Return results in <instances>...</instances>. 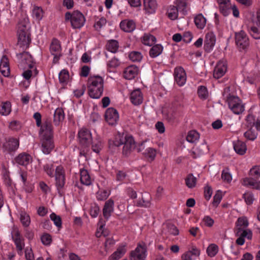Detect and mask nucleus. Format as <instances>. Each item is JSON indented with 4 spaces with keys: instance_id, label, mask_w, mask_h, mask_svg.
Wrapping results in <instances>:
<instances>
[{
    "instance_id": "nucleus-1",
    "label": "nucleus",
    "mask_w": 260,
    "mask_h": 260,
    "mask_svg": "<svg viewBox=\"0 0 260 260\" xmlns=\"http://www.w3.org/2000/svg\"><path fill=\"white\" fill-rule=\"evenodd\" d=\"M103 78L99 76L90 77L88 79V94L93 99L100 98L103 92Z\"/></svg>"
},
{
    "instance_id": "nucleus-2",
    "label": "nucleus",
    "mask_w": 260,
    "mask_h": 260,
    "mask_svg": "<svg viewBox=\"0 0 260 260\" xmlns=\"http://www.w3.org/2000/svg\"><path fill=\"white\" fill-rule=\"evenodd\" d=\"M18 44L21 47L27 48L31 42L30 33L25 23L22 22L18 23L17 31Z\"/></svg>"
},
{
    "instance_id": "nucleus-3",
    "label": "nucleus",
    "mask_w": 260,
    "mask_h": 260,
    "mask_svg": "<svg viewBox=\"0 0 260 260\" xmlns=\"http://www.w3.org/2000/svg\"><path fill=\"white\" fill-rule=\"evenodd\" d=\"M66 21L70 20L71 25L74 28H80L85 23V18L83 15L78 11H74L73 13L67 12L65 14Z\"/></svg>"
},
{
    "instance_id": "nucleus-4",
    "label": "nucleus",
    "mask_w": 260,
    "mask_h": 260,
    "mask_svg": "<svg viewBox=\"0 0 260 260\" xmlns=\"http://www.w3.org/2000/svg\"><path fill=\"white\" fill-rule=\"evenodd\" d=\"M235 43L240 51H246L249 46V40L247 34L243 30H241L235 34Z\"/></svg>"
},
{
    "instance_id": "nucleus-5",
    "label": "nucleus",
    "mask_w": 260,
    "mask_h": 260,
    "mask_svg": "<svg viewBox=\"0 0 260 260\" xmlns=\"http://www.w3.org/2000/svg\"><path fill=\"white\" fill-rule=\"evenodd\" d=\"M229 107L236 114H240L244 110V107L240 99L235 96H230L227 99Z\"/></svg>"
},
{
    "instance_id": "nucleus-6",
    "label": "nucleus",
    "mask_w": 260,
    "mask_h": 260,
    "mask_svg": "<svg viewBox=\"0 0 260 260\" xmlns=\"http://www.w3.org/2000/svg\"><path fill=\"white\" fill-rule=\"evenodd\" d=\"M19 59V67L24 70L27 68L31 69L34 67L32 56L27 52H23L17 55Z\"/></svg>"
},
{
    "instance_id": "nucleus-7",
    "label": "nucleus",
    "mask_w": 260,
    "mask_h": 260,
    "mask_svg": "<svg viewBox=\"0 0 260 260\" xmlns=\"http://www.w3.org/2000/svg\"><path fill=\"white\" fill-rule=\"evenodd\" d=\"M235 233L236 236L238 237L236 243L239 245H243L244 244L245 238L248 240H251L252 237V232L249 229H235Z\"/></svg>"
},
{
    "instance_id": "nucleus-8",
    "label": "nucleus",
    "mask_w": 260,
    "mask_h": 260,
    "mask_svg": "<svg viewBox=\"0 0 260 260\" xmlns=\"http://www.w3.org/2000/svg\"><path fill=\"white\" fill-rule=\"evenodd\" d=\"M56 186L59 192L65 184V172L63 168L59 166L55 169Z\"/></svg>"
},
{
    "instance_id": "nucleus-9",
    "label": "nucleus",
    "mask_w": 260,
    "mask_h": 260,
    "mask_svg": "<svg viewBox=\"0 0 260 260\" xmlns=\"http://www.w3.org/2000/svg\"><path fill=\"white\" fill-rule=\"evenodd\" d=\"M78 138L80 144L85 147H88L92 141L90 132L85 128H82L79 132Z\"/></svg>"
},
{
    "instance_id": "nucleus-10",
    "label": "nucleus",
    "mask_w": 260,
    "mask_h": 260,
    "mask_svg": "<svg viewBox=\"0 0 260 260\" xmlns=\"http://www.w3.org/2000/svg\"><path fill=\"white\" fill-rule=\"evenodd\" d=\"M122 154L125 156H128L136 148V144L132 136H125L123 144Z\"/></svg>"
},
{
    "instance_id": "nucleus-11",
    "label": "nucleus",
    "mask_w": 260,
    "mask_h": 260,
    "mask_svg": "<svg viewBox=\"0 0 260 260\" xmlns=\"http://www.w3.org/2000/svg\"><path fill=\"white\" fill-rule=\"evenodd\" d=\"M146 249L145 246L139 244L135 250L131 251L130 260H144Z\"/></svg>"
},
{
    "instance_id": "nucleus-12",
    "label": "nucleus",
    "mask_w": 260,
    "mask_h": 260,
    "mask_svg": "<svg viewBox=\"0 0 260 260\" xmlns=\"http://www.w3.org/2000/svg\"><path fill=\"white\" fill-rule=\"evenodd\" d=\"M174 79L176 83L180 86H183L186 81V75L183 68L177 67L174 70Z\"/></svg>"
},
{
    "instance_id": "nucleus-13",
    "label": "nucleus",
    "mask_w": 260,
    "mask_h": 260,
    "mask_svg": "<svg viewBox=\"0 0 260 260\" xmlns=\"http://www.w3.org/2000/svg\"><path fill=\"white\" fill-rule=\"evenodd\" d=\"M105 117L106 121L112 125L115 124L119 119L117 110L113 108H109L106 110Z\"/></svg>"
},
{
    "instance_id": "nucleus-14",
    "label": "nucleus",
    "mask_w": 260,
    "mask_h": 260,
    "mask_svg": "<svg viewBox=\"0 0 260 260\" xmlns=\"http://www.w3.org/2000/svg\"><path fill=\"white\" fill-rule=\"evenodd\" d=\"M19 140L14 138H8L3 145L5 151L8 153L15 151L19 147Z\"/></svg>"
},
{
    "instance_id": "nucleus-15",
    "label": "nucleus",
    "mask_w": 260,
    "mask_h": 260,
    "mask_svg": "<svg viewBox=\"0 0 260 260\" xmlns=\"http://www.w3.org/2000/svg\"><path fill=\"white\" fill-rule=\"evenodd\" d=\"M227 71L226 61L220 60L216 64L213 72V77L216 79H219L222 77Z\"/></svg>"
},
{
    "instance_id": "nucleus-16",
    "label": "nucleus",
    "mask_w": 260,
    "mask_h": 260,
    "mask_svg": "<svg viewBox=\"0 0 260 260\" xmlns=\"http://www.w3.org/2000/svg\"><path fill=\"white\" fill-rule=\"evenodd\" d=\"M15 161L19 165L26 166L32 162V158L28 153L22 152L15 158Z\"/></svg>"
},
{
    "instance_id": "nucleus-17",
    "label": "nucleus",
    "mask_w": 260,
    "mask_h": 260,
    "mask_svg": "<svg viewBox=\"0 0 260 260\" xmlns=\"http://www.w3.org/2000/svg\"><path fill=\"white\" fill-rule=\"evenodd\" d=\"M216 42V37L212 32L206 34L204 43V49L207 52H209L213 47Z\"/></svg>"
},
{
    "instance_id": "nucleus-18",
    "label": "nucleus",
    "mask_w": 260,
    "mask_h": 260,
    "mask_svg": "<svg viewBox=\"0 0 260 260\" xmlns=\"http://www.w3.org/2000/svg\"><path fill=\"white\" fill-rule=\"evenodd\" d=\"M53 137H43L42 141V151L45 154H49L54 148Z\"/></svg>"
},
{
    "instance_id": "nucleus-19",
    "label": "nucleus",
    "mask_w": 260,
    "mask_h": 260,
    "mask_svg": "<svg viewBox=\"0 0 260 260\" xmlns=\"http://www.w3.org/2000/svg\"><path fill=\"white\" fill-rule=\"evenodd\" d=\"M12 239L15 242L18 253L20 254L22 249L24 248L25 245L24 239L21 238L20 234L18 231H16L14 232V234L12 235Z\"/></svg>"
},
{
    "instance_id": "nucleus-20",
    "label": "nucleus",
    "mask_w": 260,
    "mask_h": 260,
    "mask_svg": "<svg viewBox=\"0 0 260 260\" xmlns=\"http://www.w3.org/2000/svg\"><path fill=\"white\" fill-rule=\"evenodd\" d=\"M139 69L135 66H131L126 68L123 72L124 77L127 80H132L138 75Z\"/></svg>"
},
{
    "instance_id": "nucleus-21",
    "label": "nucleus",
    "mask_w": 260,
    "mask_h": 260,
    "mask_svg": "<svg viewBox=\"0 0 260 260\" xmlns=\"http://www.w3.org/2000/svg\"><path fill=\"white\" fill-rule=\"evenodd\" d=\"M40 127L41 132L44 133L43 137H53L52 125L50 120H46Z\"/></svg>"
},
{
    "instance_id": "nucleus-22",
    "label": "nucleus",
    "mask_w": 260,
    "mask_h": 260,
    "mask_svg": "<svg viewBox=\"0 0 260 260\" xmlns=\"http://www.w3.org/2000/svg\"><path fill=\"white\" fill-rule=\"evenodd\" d=\"M0 72L5 76L10 75V68L8 58L6 55H3L0 62Z\"/></svg>"
},
{
    "instance_id": "nucleus-23",
    "label": "nucleus",
    "mask_w": 260,
    "mask_h": 260,
    "mask_svg": "<svg viewBox=\"0 0 260 260\" xmlns=\"http://www.w3.org/2000/svg\"><path fill=\"white\" fill-rule=\"evenodd\" d=\"M114 201L112 199H109L105 202L103 209V214L104 217L108 219L111 216V213L114 211Z\"/></svg>"
},
{
    "instance_id": "nucleus-24",
    "label": "nucleus",
    "mask_w": 260,
    "mask_h": 260,
    "mask_svg": "<svg viewBox=\"0 0 260 260\" xmlns=\"http://www.w3.org/2000/svg\"><path fill=\"white\" fill-rule=\"evenodd\" d=\"M120 28L127 32H132L136 28V24L133 20H124L120 23Z\"/></svg>"
},
{
    "instance_id": "nucleus-25",
    "label": "nucleus",
    "mask_w": 260,
    "mask_h": 260,
    "mask_svg": "<svg viewBox=\"0 0 260 260\" xmlns=\"http://www.w3.org/2000/svg\"><path fill=\"white\" fill-rule=\"evenodd\" d=\"M234 149L238 154L243 155L247 150L246 145L245 143L240 140H237L233 143Z\"/></svg>"
},
{
    "instance_id": "nucleus-26",
    "label": "nucleus",
    "mask_w": 260,
    "mask_h": 260,
    "mask_svg": "<svg viewBox=\"0 0 260 260\" xmlns=\"http://www.w3.org/2000/svg\"><path fill=\"white\" fill-rule=\"evenodd\" d=\"M131 101L135 105H140L142 103L143 97L139 89L135 90L131 93Z\"/></svg>"
},
{
    "instance_id": "nucleus-27",
    "label": "nucleus",
    "mask_w": 260,
    "mask_h": 260,
    "mask_svg": "<svg viewBox=\"0 0 260 260\" xmlns=\"http://www.w3.org/2000/svg\"><path fill=\"white\" fill-rule=\"evenodd\" d=\"M253 177L246 178L243 179V184L245 186H250L253 188L260 190V181Z\"/></svg>"
},
{
    "instance_id": "nucleus-28",
    "label": "nucleus",
    "mask_w": 260,
    "mask_h": 260,
    "mask_svg": "<svg viewBox=\"0 0 260 260\" xmlns=\"http://www.w3.org/2000/svg\"><path fill=\"white\" fill-rule=\"evenodd\" d=\"M253 177L246 178L243 179V184L245 186H250L253 188L260 190V181Z\"/></svg>"
},
{
    "instance_id": "nucleus-29",
    "label": "nucleus",
    "mask_w": 260,
    "mask_h": 260,
    "mask_svg": "<svg viewBox=\"0 0 260 260\" xmlns=\"http://www.w3.org/2000/svg\"><path fill=\"white\" fill-rule=\"evenodd\" d=\"M151 197L149 193L145 192L142 195V198L137 203L138 206L149 207L150 206Z\"/></svg>"
},
{
    "instance_id": "nucleus-30",
    "label": "nucleus",
    "mask_w": 260,
    "mask_h": 260,
    "mask_svg": "<svg viewBox=\"0 0 260 260\" xmlns=\"http://www.w3.org/2000/svg\"><path fill=\"white\" fill-rule=\"evenodd\" d=\"M64 118L63 110L62 108H57L54 114L53 122L55 125H58L61 121Z\"/></svg>"
},
{
    "instance_id": "nucleus-31",
    "label": "nucleus",
    "mask_w": 260,
    "mask_h": 260,
    "mask_svg": "<svg viewBox=\"0 0 260 260\" xmlns=\"http://www.w3.org/2000/svg\"><path fill=\"white\" fill-rule=\"evenodd\" d=\"M80 181L81 183L86 185H89L91 183L89 174L85 169L80 170Z\"/></svg>"
},
{
    "instance_id": "nucleus-32",
    "label": "nucleus",
    "mask_w": 260,
    "mask_h": 260,
    "mask_svg": "<svg viewBox=\"0 0 260 260\" xmlns=\"http://www.w3.org/2000/svg\"><path fill=\"white\" fill-rule=\"evenodd\" d=\"M145 9L149 13L154 12L157 4L156 0H143Z\"/></svg>"
},
{
    "instance_id": "nucleus-33",
    "label": "nucleus",
    "mask_w": 260,
    "mask_h": 260,
    "mask_svg": "<svg viewBox=\"0 0 260 260\" xmlns=\"http://www.w3.org/2000/svg\"><path fill=\"white\" fill-rule=\"evenodd\" d=\"M125 140V137H123L120 135H118L115 136L113 140H109V147L112 148L114 146L119 147L122 145Z\"/></svg>"
},
{
    "instance_id": "nucleus-34",
    "label": "nucleus",
    "mask_w": 260,
    "mask_h": 260,
    "mask_svg": "<svg viewBox=\"0 0 260 260\" xmlns=\"http://www.w3.org/2000/svg\"><path fill=\"white\" fill-rule=\"evenodd\" d=\"M196 26L199 29H203L206 23V19L202 14L197 15L194 19Z\"/></svg>"
},
{
    "instance_id": "nucleus-35",
    "label": "nucleus",
    "mask_w": 260,
    "mask_h": 260,
    "mask_svg": "<svg viewBox=\"0 0 260 260\" xmlns=\"http://www.w3.org/2000/svg\"><path fill=\"white\" fill-rule=\"evenodd\" d=\"M50 50L52 54L60 53L61 46L58 40L56 39H53L50 47Z\"/></svg>"
},
{
    "instance_id": "nucleus-36",
    "label": "nucleus",
    "mask_w": 260,
    "mask_h": 260,
    "mask_svg": "<svg viewBox=\"0 0 260 260\" xmlns=\"http://www.w3.org/2000/svg\"><path fill=\"white\" fill-rule=\"evenodd\" d=\"M163 50L162 46L160 44L154 45L149 51V55L151 57H156L160 55Z\"/></svg>"
},
{
    "instance_id": "nucleus-37",
    "label": "nucleus",
    "mask_w": 260,
    "mask_h": 260,
    "mask_svg": "<svg viewBox=\"0 0 260 260\" xmlns=\"http://www.w3.org/2000/svg\"><path fill=\"white\" fill-rule=\"evenodd\" d=\"M249 222L246 217L243 216L238 218L236 222V228L235 229H247L248 226Z\"/></svg>"
},
{
    "instance_id": "nucleus-38",
    "label": "nucleus",
    "mask_w": 260,
    "mask_h": 260,
    "mask_svg": "<svg viewBox=\"0 0 260 260\" xmlns=\"http://www.w3.org/2000/svg\"><path fill=\"white\" fill-rule=\"evenodd\" d=\"M155 37L149 34H144L143 37L142 43L145 45L151 46L155 43Z\"/></svg>"
},
{
    "instance_id": "nucleus-39",
    "label": "nucleus",
    "mask_w": 260,
    "mask_h": 260,
    "mask_svg": "<svg viewBox=\"0 0 260 260\" xmlns=\"http://www.w3.org/2000/svg\"><path fill=\"white\" fill-rule=\"evenodd\" d=\"M118 47L119 43L117 41L115 40L109 41L106 45L107 49L112 53H116Z\"/></svg>"
},
{
    "instance_id": "nucleus-40",
    "label": "nucleus",
    "mask_w": 260,
    "mask_h": 260,
    "mask_svg": "<svg viewBox=\"0 0 260 260\" xmlns=\"http://www.w3.org/2000/svg\"><path fill=\"white\" fill-rule=\"evenodd\" d=\"M11 111V105L10 102H6L2 103L0 108V113L2 115H8Z\"/></svg>"
},
{
    "instance_id": "nucleus-41",
    "label": "nucleus",
    "mask_w": 260,
    "mask_h": 260,
    "mask_svg": "<svg viewBox=\"0 0 260 260\" xmlns=\"http://www.w3.org/2000/svg\"><path fill=\"white\" fill-rule=\"evenodd\" d=\"M208 147L207 145V144L205 141H204L201 145L196 146V148L194 151H192V153L194 154H196L197 156H199L202 153H203L205 151L208 150Z\"/></svg>"
},
{
    "instance_id": "nucleus-42",
    "label": "nucleus",
    "mask_w": 260,
    "mask_h": 260,
    "mask_svg": "<svg viewBox=\"0 0 260 260\" xmlns=\"http://www.w3.org/2000/svg\"><path fill=\"white\" fill-rule=\"evenodd\" d=\"M197 178L192 174L187 175L185 179V184L189 188H193L196 186Z\"/></svg>"
},
{
    "instance_id": "nucleus-43",
    "label": "nucleus",
    "mask_w": 260,
    "mask_h": 260,
    "mask_svg": "<svg viewBox=\"0 0 260 260\" xmlns=\"http://www.w3.org/2000/svg\"><path fill=\"white\" fill-rule=\"evenodd\" d=\"M20 220L22 225L25 227H28L30 223V218L28 214L24 212L20 213Z\"/></svg>"
},
{
    "instance_id": "nucleus-44",
    "label": "nucleus",
    "mask_w": 260,
    "mask_h": 260,
    "mask_svg": "<svg viewBox=\"0 0 260 260\" xmlns=\"http://www.w3.org/2000/svg\"><path fill=\"white\" fill-rule=\"evenodd\" d=\"M199 134L195 131H191L186 136V140L190 143H194L199 138Z\"/></svg>"
},
{
    "instance_id": "nucleus-45",
    "label": "nucleus",
    "mask_w": 260,
    "mask_h": 260,
    "mask_svg": "<svg viewBox=\"0 0 260 260\" xmlns=\"http://www.w3.org/2000/svg\"><path fill=\"white\" fill-rule=\"evenodd\" d=\"M181 114V111H177L174 108H171L167 115V118L169 120H174L175 119L180 116Z\"/></svg>"
},
{
    "instance_id": "nucleus-46",
    "label": "nucleus",
    "mask_w": 260,
    "mask_h": 260,
    "mask_svg": "<svg viewBox=\"0 0 260 260\" xmlns=\"http://www.w3.org/2000/svg\"><path fill=\"white\" fill-rule=\"evenodd\" d=\"M143 154L146 157L149 158L150 160L152 161L154 160L155 157L156 150L152 148L148 147L145 149V151L143 152Z\"/></svg>"
},
{
    "instance_id": "nucleus-47",
    "label": "nucleus",
    "mask_w": 260,
    "mask_h": 260,
    "mask_svg": "<svg viewBox=\"0 0 260 260\" xmlns=\"http://www.w3.org/2000/svg\"><path fill=\"white\" fill-rule=\"evenodd\" d=\"M231 7L230 3L219 5L220 12L224 16H227L230 14Z\"/></svg>"
},
{
    "instance_id": "nucleus-48",
    "label": "nucleus",
    "mask_w": 260,
    "mask_h": 260,
    "mask_svg": "<svg viewBox=\"0 0 260 260\" xmlns=\"http://www.w3.org/2000/svg\"><path fill=\"white\" fill-rule=\"evenodd\" d=\"M244 137L249 140H254L257 136V133L252 128H249L244 134Z\"/></svg>"
},
{
    "instance_id": "nucleus-49",
    "label": "nucleus",
    "mask_w": 260,
    "mask_h": 260,
    "mask_svg": "<svg viewBox=\"0 0 260 260\" xmlns=\"http://www.w3.org/2000/svg\"><path fill=\"white\" fill-rule=\"evenodd\" d=\"M166 231L171 235L176 236L179 234V230L172 223H167L166 225Z\"/></svg>"
},
{
    "instance_id": "nucleus-50",
    "label": "nucleus",
    "mask_w": 260,
    "mask_h": 260,
    "mask_svg": "<svg viewBox=\"0 0 260 260\" xmlns=\"http://www.w3.org/2000/svg\"><path fill=\"white\" fill-rule=\"evenodd\" d=\"M218 251V246L214 244H210L207 249V253L210 257L214 256Z\"/></svg>"
},
{
    "instance_id": "nucleus-51",
    "label": "nucleus",
    "mask_w": 260,
    "mask_h": 260,
    "mask_svg": "<svg viewBox=\"0 0 260 260\" xmlns=\"http://www.w3.org/2000/svg\"><path fill=\"white\" fill-rule=\"evenodd\" d=\"M249 32L254 39H260V28L256 26H251L249 29Z\"/></svg>"
},
{
    "instance_id": "nucleus-52",
    "label": "nucleus",
    "mask_w": 260,
    "mask_h": 260,
    "mask_svg": "<svg viewBox=\"0 0 260 260\" xmlns=\"http://www.w3.org/2000/svg\"><path fill=\"white\" fill-rule=\"evenodd\" d=\"M129 58L133 61H140L142 58L141 53L138 51H133L129 54Z\"/></svg>"
},
{
    "instance_id": "nucleus-53",
    "label": "nucleus",
    "mask_w": 260,
    "mask_h": 260,
    "mask_svg": "<svg viewBox=\"0 0 260 260\" xmlns=\"http://www.w3.org/2000/svg\"><path fill=\"white\" fill-rule=\"evenodd\" d=\"M69 79V74L67 70H62L59 74V80L60 83H66Z\"/></svg>"
},
{
    "instance_id": "nucleus-54",
    "label": "nucleus",
    "mask_w": 260,
    "mask_h": 260,
    "mask_svg": "<svg viewBox=\"0 0 260 260\" xmlns=\"http://www.w3.org/2000/svg\"><path fill=\"white\" fill-rule=\"evenodd\" d=\"M43 169L48 176L51 177L54 176V168L52 164H45L43 167Z\"/></svg>"
},
{
    "instance_id": "nucleus-55",
    "label": "nucleus",
    "mask_w": 260,
    "mask_h": 260,
    "mask_svg": "<svg viewBox=\"0 0 260 260\" xmlns=\"http://www.w3.org/2000/svg\"><path fill=\"white\" fill-rule=\"evenodd\" d=\"M250 177L258 179L260 177V166H255L249 172Z\"/></svg>"
},
{
    "instance_id": "nucleus-56",
    "label": "nucleus",
    "mask_w": 260,
    "mask_h": 260,
    "mask_svg": "<svg viewBox=\"0 0 260 260\" xmlns=\"http://www.w3.org/2000/svg\"><path fill=\"white\" fill-rule=\"evenodd\" d=\"M110 192L106 190H99L96 193V198L98 200L103 201L108 198Z\"/></svg>"
},
{
    "instance_id": "nucleus-57",
    "label": "nucleus",
    "mask_w": 260,
    "mask_h": 260,
    "mask_svg": "<svg viewBox=\"0 0 260 260\" xmlns=\"http://www.w3.org/2000/svg\"><path fill=\"white\" fill-rule=\"evenodd\" d=\"M50 217L51 219L53 221L54 224L58 228H60L61 227L62 222L59 216H57L54 213H52L51 214Z\"/></svg>"
},
{
    "instance_id": "nucleus-58",
    "label": "nucleus",
    "mask_w": 260,
    "mask_h": 260,
    "mask_svg": "<svg viewBox=\"0 0 260 260\" xmlns=\"http://www.w3.org/2000/svg\"><path fill=\"white\" fill-rule=\"evenodd\" d=\"M178 10L177 8H176L175 6H173L170 8V9L168 11V17L171 20H175L178 17Z\"/></svg>"
},
{
    "instance_id": "nucleus-59",
    "label": "nucleus",
    "mask_w": 260,
    "mask_h": 260,
    "mask_svg": "<svg viewBox=\"0 0 260 260\" xmlns=\"http://www.w3.org/2000/svg\"><path fill=\"white\" fill-rule=\"evenodd\" d=\"M222 199V192L218 190L213 197V206L217 207Z\"/></svg>"
},
{
    "instance_id": "nucleus-60",
    "label": "nucleus",
    "mask_w": 260,
    "mask_h": 260,
    "mask_svg": "<svg viewBox=\"0 0 260 260\" xmlns=\"http://www.w3.org/2000/svg\"><path fill=\"white\" fill-rule=\"evenodd\" d=\"M198 93L199 97L202 99H206L208 95L207 88L203 86H200L198 90Z\"/></svg>"
},
{
    "instance_id": "nucleus-61",
    "label": "nucleus",
    "mask_w": 260,
    "mask_h": 260,
    "mask_svg": "<svg viewBox=\"0 0 260 260\" xmlns=\"http://www.w3.org/2000/svg\"><path fill=\"white\" fill-rule=\"evenodd\" d=\"M32 14L37 19L40 20L43 16V10L39 7H35L32 11Z\"/></svg>"
},
{
    "instance_id": "nucleus-62",
    "label": "nucleus",
    "mask_w": 260,
    "mask_h": 260,
    "mask_svg": "<svg viewBox=\"0 0 260 260\" xmlns=\"http://www.w3.org/2000/svg\"><path fill=\"white\" fill-rule=\"evenodd\" d=\"M176 8L178 11L184 12L186 7V3L184 0H176Z\"/></svg>"
},
{
    "instance_id": "nucleus-63",
    "label": "nucleus",
    "mask_w": 260,
    "mask_h": 260,
    "mask_svg": "<svg viewBox=\"0 0 260 260\" xmlns=\"http://www.w3.org/2000/svg\"><path fill=\"white\" fill-rule=\"evenodd\" d=\"M42 243L45 245H49L52 242L51 236L48 234L43 235L41 238Z\"/></svg>"
},
{
    "instance_id": "nucleus-64",
    "label": "nucleus",
    "mask_w": 260,
    "mask_h": 260,
    "mask_svg": "<svg viewBox=\"0 0 260 260\" xmlns=\"http://www.w3.org/2000/svg\"><path fill=\"white\" fill-rule=\"evenodd\" d=\"M100 212V208L96 205L92 206L90 209V214L92 217H96L98 216Z\"/></svg>"
}]
</instances>
